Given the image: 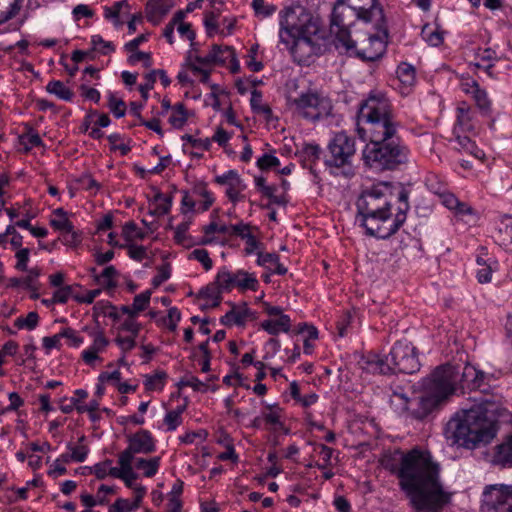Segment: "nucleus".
Segmentation results:
<instances>
[{
	"instance_id": "4",
	"label": "nucleus",
	"mask_w": 512,
	"mask_h": 512,
	"mask_svg": "<svg viewBox=\"0 0 512 512\" xmlns=\"http://www.w3.org/2000/svg\"><path fill=\"white\" fill-rule=\"evenodd\" d=\"M410 192L400 183L380 182L362 191L356 206L366 234L388 239L407 219Z\"/></svg>"
},
{
	"instance_id": "32",
	"label": "nucleus",
	"mask_w": 512,
	"mask_h": 512,
	"mask_svg": "<svg viewBox=\"0 0 512 512\" xmlns=\"http://www.w3.org/2000/svg\"><path fill=\"white\" fill-rule=\"evenodd\" d=\"M211 50L215 65H224L228 60L234 59L235 51L229 46L215 44Z\"/></svg>"
},
{
	"instance_id": "29",
	"label": "nucleus",
	"mask_w": 512,
	"mask_h": 512,
	"mask_svg": "<svg viewBox=\"0 0 512 512\" xmlns=\"http://www.w3.org/2000/svg\"><path fill=\"white\" fill-rule=\"evenodd\" d=\"M134 460L136 468L144 471V476L150 478L156 475L160 465V457L150 459L134 458Z\"/></svg>"
},
{
	"instance_id": "34",
	"label": "nucleus",
	"mask_w": 512,
	"mask_h": 512,
	"mask_svg": "<svg viewBox=\"0 0 512 512\" xmlns=\"http://www.w3.org/2000/svg\"><path fill=\"white\" fill-rule=\"evenodd\" d=\"M167 374L165 371H157L153 375H147L144 381L146 390L155 391L162 390L165 385Z\"/></svg>"
},
{
	"instance_id": "7",
	"label": "nucleus",
	"mask_w": 512,
	"mask_h": 512,
	"mask_svg": "<svg viewBox=\"0 0 512 512\" xmlns=\"http://www.w3.org/2000/svg\"><path fill=\"white\" fill-rule=\"evenodd\" d=\"M360 20L357 14L344 0H337L334 4L330 32L334 35V45L339 51H349L353 48L350 36V27Z\"/></svg>"
},
{
	"instance_id": "43",
	"label": "nucleus",
	"mask_w": 512,
	"mask_h": 512,
	"mask_svg": "<svg viewBox=\"0 0 512 512\" xmlns=\"http://www.w3.org/2000/svg\"><path fill=\"white\" fill-rule=\"evenodd\" d=\"M422 37L431 46L437 47L443 42V35L437 29H432L428 25L422 29Z\"/></svg>"
},
{
	"instance_id": "37",
	"label": "nucleus",
	"mask_w": 512,
	"mask_h": 512,
	"mask_svg": "<svg viewBox=\"0 0 512 512\" xmlns=\"http://www.w3.org/2000/svg\"><path fill=\"white\" fill-rule=\"evenodd\" d=\"M397 77L405 86L413 85L415 81V69L407 63H401L397 70Z\"/></svg>"
},
{
	"instance_id": "61",
	"label": "nucleus",
	"mask_w": 512,
	"mask_h": 512,
	"mask_svg": "<svg viewBox=\"0 0 512 512\" xmlns=\"http://www.w3.org/2000/svg\"><path fill=\"white\" fill-rule=\"evenodd\" d=\"M15 257L17 259L15 268L19 271H27V263L30 257V250L22 248L16 251Z\"/></svg>"
},
{
	"instance_id": "1",
	"label": "nucleus",
	"mask_w": 512,
	"mask_h": 512,
	"mask_svg": "<svg viewBox=\"0 0 512 512\" xmlns=\"http://www.w3.org/2000/svg\"><path fill=\"white\" fill-rule=\"evenodd\" d=\"M454 377L458 391L478 390L483 396L468 410H462L446 425V437L452 444L466 449H475L490 443L499 429V419L507 415L503 405V396L490 392L493 373L478 370L473 365L454 366Z\"/></svg>"
},
{
	"instance_id": "31",
	"label": "nucleus",
	"mask_w": 512,
	"mask_h": 512,
	"mask_svg": "<svg viewBox=\"0 0 512 512\" xmlns=\"http://www.w3.org/2000/svg\"><path fill=\"white\" fill-rule=\"evenodd\" d=\"M188 119L187 111L183 103H177L172 107V113L168 119L169 123L177 129L184 126Z\"/></svg>"
},
{
	"instance_id": "42",
	"label": "nucleus",
	"mask_w": 512,
	"mask_h": 512,
	"mask_svg": "<svg viewBox=\"0 0 512 512\" xmlns=\"http://www.w3.org/2000/svg\"><path fill=\"white\" fill-rule=\"evenodd\" d=\"M122 235L126 241H132L134 239L142 240L145 237V233L141 231L133 221H129L123 226Z\"/></svg>"
},
{
	"instance_id": "44",
	"label": "nucleus",
	"mask_w": 512,
	"mask_h": 512,
	"mask_svg": "<svg viewBox=\"0 0 512 512\" xmlns=\"http://www.w3.org/2000/svg\"><path fill=\"white\" fill-rule=\"evenodd\" d=\"M183 411L184 407H178L176 410L169 411L166 414L164 423L167 425L169 431L175 430L182 423L181 414Z\"/></svg>"
},
{
	"instance_id": "47",
	"label": "nucleus",
	"mask_w": 512,
	"mask_h": 512,
	"mask_svg": "<svg viewBox=\"0 0 512 512\" xmlns=\"http://www.w3.org/2000/svg\"><path fill=\"white\" fill-rule=\"evenodd\" d=\"M117 274V270L114 266H108L102 271L100 275L96 276V279L106 287L114 288L117 285L114 281V278L117 276Z\"/></svg>"
},
{
	"instance_id": "48",
	"label": "nucleus",
	"mask_w": 512,
	"mask_h": 512,
	"mask_svg": "<svg viewBox=\"0 0 512 512\" xmlns=\"http://www.w3.org/2000/svg\"><path fill=\"white\" fill-rule=\"evenodd\" d=\"M189 259L199 261L206 271H209L213 266V261L210 258L209 253L206 249L193 250L189 255Z\"/></svg>"
},
{
	"instance_id": "16",
	"label": "nucleus",
	"mask_w": 512,
	"mask_h": 512,
	"mask_svg": "<svg viewBox=\"0 0 512 512\" xmlns=\"http://www.w3.org/2000/svg\"><path fill=\"white\" fill-rule=\"evenodd\" d=\"M215 182L227 186L226 195L234 205L238 201L244 200L245 196L242 194V191L246 189V185L237 171L229 170L223 175L216 176Z\"/></svg>"
},
{
	"instance_id": "53",
	"label": "nucleus",
	"mask_w": 512,
	"mask_h": 512,
	"mask_svg": "<svg viewBox=\"0 0 512 512\" xmlns=\"http://www.w3.org/2000/svg\"><path fill=\"white\" fill-rule=\"evenodd\" d=\"M171 276V266L169 263H164L157 268V274L152 280L154 287L160 286L162 283L167 281Z\"/></svg>"
},
{
	"instance_id": "51",
	"label": "nucleus",
	"mask_w": 512,
	"mask_h": 512,
	"mask_svg": "<svg viewBox=\"0 0 512 512\" xmlns=\"http://www.w3.org/2000/svg\"><path fill=\"white\" fill-rule=\"evenodd\" d=\"M278 188L275 185H269L263 192H261L265 197H267L271 203L285 206L287 204V199L284 194L277 195Z\"/></svg>"
},
{
	"instance_id": "62",
	"label": "nucleus",
	"mask_w": 512,
	"mask_h": 512,
	"mask_svg": "<svg viewBox=\"0 0 512 512\" xmlns=\"http://www.w3.org/2000/svg\"><path fill=\"white\" fill-rule=\"evenodd\" d=\"M280 165V160L271 154H264L257 160V166L261 170L277 167Z\"/></svg>"
},
{
	"instance_id": "21",
	"label": "nucleus",
	"mask_w": 512,
	"mask_h": 512,
	"mask_svg": "<svg viewBox=\"0 0 512 512\" xmlns=\"http://www.w3.org/2000/svg\"><path fill=\"white\" fill-rule=\"evenodd\" d=\"M195 62L196 63L189 64L190 70L195 76L199 77V80L202 83L207 84L210 79V70L206 67L209 65H215L212 50L204 57L196 56Z\"/></svg>"
},
{
	"instance_id": "35",
	"label": "nucleus",
	"mask_w": 512,
	"mask_h": 512,
	"mask_svg": "<svg viewBox=\"0 0 512 512\" xmlns=\"http://www.w3.org/2000/svg\"><path fill=\"white\" fill-rule=\"evenodd\" d=\"M268 412H263L262 416L266 424L273 426L274 428H282L283 423L281 422L282 409L278 405H267Z\"/></svg>"
},
{
	"instance_id": "28",
	"label": "nucleus",
	"mask_w": 512,
	"mask_h": 512,
	"mask_svg": "<svg viewBox=\"0 0 512 512\" xmlns=\"http://www.w3.org/2000/svg\"><path fill=\"white\" fill-rule=\"evenodd\" d=\"M20 0H0V23L13 18L20 10Z\"/></svg>"
},
{
	"instance_id": "11",
	"label": "nucleus",
	"mask_w": 512,
	"mask_h": 512,
	"mask_svg": "<svg viewBox=\"0 0 512 512\" xmlns=\"http://www.w3.org/2000/svg\"><path fill=\"white\" fill-rule=\"evenodd\" d=\"M481 512H512V485L486 486L482 494Z\"/></svg>"
},
{
	"instance_id": "26",
	"label": "nucleus",
	"mask_w": 512,
	"mask_h": 512,
	"mask_svg": "<svg viewBox=\"0 0 512 512\" xmlns=\"http://www.w3.org/2000/svg\"><path fill=\"white\" fill-rule=\"evenodd\" d=\"M46 91L64 101H71L74 96V93L60 80L50 81L46 86Z\"/></svg>"
},
{
	"instance_id": "60",
	"label": "nucleus",
	"mask_w": 512,
	"mask_h": 512,
	"mask_svg": "<svg viewBox=\"0 0 512 512\" xmlns=\"http://www.w3.org/2000/svg\"><path fill=\"white\" fill-rule=\"evenodd\" d=\"M135 338L134 336H122L121 334H118L116 338L114 339L115 343L119 346V348L122 350L123 353H126L130 350H132L135 345Z\"/></svg>"
},
{
	"instance_id": "27",
	"label": "nucleus",
	"mask_w": 512,
	"mask_h": 512,
	"mask_svg": "<svg viewBox=\"0 0 512 512\" xmlns=\"http://www.w3.org/2000/svg\"><path fill=\"white\" fill-rule=\"evenodd\" d=\"M498 240L504 247L512 245V217L504 215L498 229Z\"/></svg>"
},
{
	"instance_id": "15",
	"label": "nucleus",
	"mask_w": 512,
	"mask_h": 512,
	"mask_svg": "<svg viewBox=\"0 0 512 512\" xmlns=\"http://www.w3.org/2000/svg\"><path fill=\"white\" fill-rule=\"evenodd\" d=\"M365 23L375 22L378 30L383 28L384 14L377 0H344Z\"/></svg>"
},
{
	"instance_id": "57",
	"label": "nucleus",
	"mask_w": 512,
	"mask_h": 512,
	"mask_svg": "<svg viewBox=\"0 0 512 512\" xmlns=\"http://www.w3.org/2000/svg\"><path fill=\"white\" fill-rule=\"evenodd\" d=\"M180 319V311L176 307H172L168 310L167 317L163 318V324L166 325L170 331H175Z\"/></svg>"
},
{
	"instance_id": "20",
	"label": "nucleus",
	"mask_w": 512,
	"mask_h": 512,
	"mask_svg": "<svg viewBox=\"0 0 512 512\" xmlns=\"http://www.w3.org/2000/svg\"><path fill=\"white\" fill-rule=\"evenodd\" d=\"M322 150L318 144H304L301 149L297 151V156L301 161L303 167L309 168L313 173V167L320 160Z\"/></svg>"
},
{
	"instance_id": "25",
	"label": "nucleus",
	"mask_w": 512,
	"mask_h": 512,
	"mask_svg": "<svg viewBox=\"0 0 512 512\" xmlns=\"http://www.w3.org/2000/svg\"><path fill=\"white\" fill-rule=\"evenodd\" d=\"M55 218L50 220V225L63 233L72 232L74 226L67 217V212L63 208H57L53 211Z\"/></svg>"
},
{
	"instance_id": "30",
	"label": "nucleus",
	"mask_w": 512,
	"mask_h": 512,
	"mask_svg": "<svg viewBox=\"0 0 512 512\" xmlns=\"http://www.w3.org/2000/svg\"><path fill=\"white\" fill-rule=\"evenodd\" d=\"M250 104L253 112L261 114L266 120L272 116V110L268 105L262 104V93L256 89L251 92Z\"/></svg>"
},
{
	"instance_id": "50",
	"label": "nucleus",
	"mask_w": 512,
	"mask_h": 512,
	"mask_svg": "<svg viewBox=\"0 0 512 512\" xmlns=\"http://www.w3.org/2000/svg\"><path fill=\"white\" fill-rule=\"evenodd\" d=\"M91 43L95 49L100 51L103 55L114 52L115 47L112 42L105 41L100 35H93Z\"/></svg>"
},
{
	"instance_id": "40",
	"label": "nucleus",
	"mask_w": 512,
	"mask_h": 512,
	"mask_svg": "<svg viewBox=\"0 0 512 512\" xmlns=\"http://www.w3.org/2000/svg\"><path fill=\"white\" fill-rule=\"evenodd\" d=\"M85 440V436L82 435L80 438H79V444L78 445H72L71 443H69L67 445V448L70 450L71 452V457H72V460L74 462H83L85 461L86 457H87V454H88V447L84 444H82V442Z\"/></svg>"
},
{
	"instance_id": "55",
	"label": "nucleus",
	"mask_w": 512,
	"mask_h": 512,
	"mask_svg": "<svg viewBox=\"0 0 512 512\" xmlns=\"http://www.w3.org/2000/svg\"><path fill=\"white\" fill-rule=\"evenodd\" d=\"M178 387H192L195 391L206 392L208 386L200 381L197 377L191 376L189 378H183L178 382Z\"/></svg>"
},
{
	"instance_id": "39",
	"label": "nucleus",
	"mask_w": 512,
	"mask_h": 512,
	"mask_svg": "<svg viewBox=\"0 0 512 512\" xmlns=\"http://www.w3.org/2000/svg\"><path fill=\"white\" fill-rule=\"evenodd\" d=\"M108 108L116 118H121L126 113L125 102L112 92L108 93Z\"/></svg>"
},
{
	"instance_id": "33",
	"label": "nucleus",
	"mask_w": 512,
	"mask_h": 512,
	"mask_svg": "<svg viewBox=\"0 0 512 512\" xmlns=\"http://www.w3.org/2000/svg\"><path fill=\"white\" fill-rule=\"evenodd\" d=\"M472 97L484 115H489L492 111V102L488 97L486 90L481 87L476 88V91L472 94Z\"/></svg>"
},
{
	"instance_id": "56",
	"label": "nucleus",
	"mask_w": 512,
	"mask_h": 512,
	"mask_svg": "<svg viewBox=\"0 0 512 512\" xmlns=\"http://www.w3.org/2000/svg\"><path fill=\"white\" fill-rule=\"evenodd\" d=\"M123 458H124V454L120 453L118 456V463L120 465V468L110 466L109 470H108V475H110L114 478H119V479L124 478V472L130 471V464L132 462L128 461L125 463L122 461Z\"/></svg>"
},
{
	"instance_id": "52",
	"label": "nucleus",
	"mask_w": 512,
	"mask_h": 512,
	"mask_svg": "<svg viewBox=\"0 0 512 512\" xmlns=\"http://www.w3.org/2000/svg\"><path fill=\"white\" fill-rule=\"evenodd\" d=\"M90 335L94 338L93 344L90 348L97 353L104 351L109 344V340L104 336V332L102 330H96Z\"/></svg>"
},
{
	"instance_id": "12",
	"label": "nucleus",
	"mask_w": 512,
	"mask_h": 512,
	"mask_svg": "<svg viewBox=\"0 0 512 512\" xmlns=\"http://www.w3.org/2000/svg\"><path fill=\"white\" fill-rule=\"evenodd\" d=\"M216 282L225 291H231L233 288H238L241 291H256L259 286V282L254 274L248 273L245 270H237L233 273L226 267H222L218 271Z\"/></svg>"
},
{
	"instance_id": "58",
	"label": "nucleus",
	"mask_w": 512,
	"mask_h": 512,
	"mask_svg": "<svg viewBox=\"0 0 512 512\" xmlns=\"http://www.w3.org/2000/svg\"><path fill=\"white\" fill-rule=\"evenodd\" d=\"M257 50H258V45L257 44L253 45L249 49L248 54H247L246 65L253 72H258V71L262 70V68H263L262 62L256 61Z\"/></svg>"
},
{
	"instance_id": "23",
	"label": "nucleus",
	"mask_w": 512,
	"mask_h": 512,
	"mask_svg": "<svg viewBox=\"0 0 512 512\" xmlns=\"http://www.w3.org/2000/svg\"><path fill=\"white\" fill-rule=\"evenodd\" d=\"M260 326L270 335H277L280 331L288 332L290 330L291 319L288 315H281L278 319L263 321Z\"/></svg>"
},
{
	"instance_id": "8",
	"label": "nucleus",
	"mask_w": 512,
	"mask_h": 512,
	"mask_svg": "<svg viewBox=\"0 0 512 512\" xmlns=\"http://www.w3.org/2000/svg\"><path fill=\"white\" fill-rule=\"evenodd\" d=\"M295 112L301 117L316 122L331 115L333 105L328 97L308 91L290 99Z\"/></svg>"
},
{
	"instance_id": "14",
	"label": "nucleus",
	"mask_w": 512,
	"mask_h": 512,
	"mask_svg": "<svg viewBox=\"0 0 512 512\" xmlns=\"http://www.w3.org/2000/svg\"><path fill=\"white\" fill-rule=\"evenodd\" d=\"M128 447L122 451L123 462L133 461L138 453L149 454L155 451L156 445L152 434L148 430H140L127 437Z\"/></svg>"
},
{
	"instance_id": "41",
	"label": "nucleus",
	"mask_w": 512,
	"mask_h": 512,
	"mask_svg": "<svg viewBox=\"0 0 512 512\" xmlns=\"http://www.w3.org/2000/svg\"><path fill=\"white\" fill-rule=\"evenodd\" d=\"M220 15L219 10H212L205 12L204 15V26L206 29V33L209 37L214 36L218 32V23L217 19Z\"/></svg>"
},
{
	"instance_id": "38",
	"label": "nucleus",
	"mask_w": 512,
	"mask_h": 512,
	"mask_svg": "<svg viewBox=\"0 0 512 512\" xmlns=\"http://www.w3.org/2000/svg\"><path fill=\"white\" fill-rule=\"evenodd\" d=\"M154 200L156 202V208L154 210L155 215L162 216L170 211L172 206L171 196L158 192L155 195Z\"/></svg>"
},
{
	"instance_id": "36",
	"label": "nucleus",
	"mask_w": 512,
	"mask_h": 512,
	"mask_svg": "<svg viewBox=\"0 0 512 512\" xmlns=\"http://www.w3.org/2000/svg\"><path fill=\"white\" fill-rule=\"evenodd\" d=\"M39 323V315L36 311H31L26 317L20 316L14 321V326L18 329L34 330Z\"/></svg>"
},
{
	"instance_id": "54",
	"label": "nucleus",
	"mask_w": 512,
	"mask_h": 512,
	"mask_svg": "<svg viewBox=\"0 0 512 512\" xmlns=\"http://www.w3.org/2000/svg\"><path fill=\"white\" fill-rule=\"evenodd\" d=\"M26 272L28 274L25 278H23V287L27 290H38L36 280L41 273L40 269L38 267H34L31 269L27 268Z\"/></svg>"
},
{
	"instance_id": "10",
	"label": "nucleus",
	"mask_w": 512,
	"mask_h": 512,
	"mask_svg": "<svg viewBox=\"0 0 512 512\" xmlns=\"http://www.w3.org/2000/svg\"><path fill=\"white\" fill-rule=\"evenodd\" d=\"M386 357L391 373L412 374L420 368L416 349L407 341H397Z\"/></svg>"
},
{
	"instance_id": "19",
	"label": "nucleus",
	"mask_w": 512,
	"mask_h": 512,
	"mask_svg": "<svg viewBox=\"0 0 512 512\" xmlns=\"http://www.w3.org/2000/svg\"><path fill=\"white\" fill-rule=\"evenodd\" d=\"M173 6V0H149L146 5L148 21L153 25H158Z\"/></svg>"
},
{
	"instance_id": "6",
	"label": "nucleus",
	"mask_w": 512,
	"mask_h": 512,
	"mask_svg": "<svg viewBox=\"0 0 512 512\" xmlns=\"http://www.w3.org/2000/svg\"><path fill=\"white\" fill-rule=\"evenodd\" d=\"M280 39L283 43L309 40L318 31L317 19L302 5H293L280 12Z\"/></svg>"
},
{
	"instance_id": "22",
	"label": "nucleus",
	"mask_w": 512,
	"mask_h": 512,
	"mask_svg": "<svg viewBox=\"0 0 512 512\" xmlns=\"http://www.w3.org/2000/svg\"><path fill=\"white\" fill-rule=\"evenodd\" d=\"M254 313L247 307L246 303L242 307L235 308L228 311L221 317L220 322L222 325L231 326L233 324L243 326L247 318L252 317Z\"/></svg>"
},
{
	"instance_id": "63",
	"label": "nucleus",
	"mask_w": 512,
	"mask_h": 512,
	"mask_svg": "<svg viewBox=\"0 0 512 512\" xmlns=\"http://www.w3.org/2000/svg\"><path fill=\"white\" fill-rule=\"evenodd\" d=\"M182 139L190 143L194 148H199L202 150H209L211 147V140L209 138L205 139H196L194 136L185 134Z\"/></svg>"
},
{
	"instance_id": "18",
	"label": "nucleus",
	"mask_w": 512,
	"mask_h": 512,
	"mask_svg": "<svg viewBox=\"0 0 512 512\" xmlns=\"http://www.w3.org/2000/svg\"><path fill=\"white\" fill-rule=\"evenodd\" d=\"M362 370L372 374H391V368L388 365L387 357H380L377 354L369 353L363 356L358 362Z\"/></svg>"
},
{
	"instance_id": "2",
	"label": "nucleus",
	"mask_w": 512,
	"mask_h": 512,
	"mask_svg": "<svg viewBox=\"0 0 512 512\" xmlns=\"http://www.w3.org/2000/svg\"><path fill=\"white\" fill-rule=\"evenodd\" d=\"M380 463L398 479V485L416 512H441L450 502L440 479V465L429 451L413 448L385 453Z\"/></svg>"
},
{
	"instance_id": "13",
	"label": "nucleus",
	"mask_w": 512,
	"mask_h": 512,
	"mask_svg": "<svg viewBox=\"0 0 512 512\" xmlns=\"http://www.w3.org/2000/svg\"><path fill=\"white\" fill-rule=\"evenodd\" d=\"M353 46L349 51H340L350 56H356L363 61H375L381 58L386 50V42L378 35L371 34L360 43L352 40Z\"/></svg>"
},
{
	"instance_id": "59",
	"label": "nucleus",
	"mask_w": 512,
	"mask_h": 512,
	"mask_svg": "<svg viewBox=\"0 0 512 512\" xmlns=\"http://www.w3.org/2000/svg\"><path fill=\"white\" fill-rule=\"evenodd\" d=\"M128 7V3L126 0L118 1L113 4L112 7H106L104 16L107 19H116V25L119 24L118 17L121 12L122 7Z\"/></svg>"
},
{
	"instance_id": "46",
	"label": "nucleus",
	"mask_w": 512,
	"mask_h": 512,
	"mask_svg": "<svg viewBox=\"0 0 512 512\" xmlns=\"http://www.w3.org/2000/svg\"><path fill=\"white\" fill-rule=\"evenodd\" d=\"M222 291H225V290L222 287H220V285L215 280L213 283L202 288L199 291L198 297L203 298V299L214 300V299H218L219 297H221Z\"/></svg>"
},
{
	"instance_id": "45",
	"label": "nucleus",
	"mask_w": 512,
	"mask_h": 512,
	"mask_svg": "<svg viewBox=\"0 0 512 512\" xmlns=\"http://www.w3.org/2000/svg\"><path fill=\"white\" fill-rule=\"evenodd\" d=\"M150 297H151V291H149V290H146V291L136 295L133 299L132 313L138 315L140 312L144 311L149 305Z\"/></svg>"
},
{
	"instance_id": "64",
	"label": "nucleus",
	"mask_w": 512,
	"mask_h": 512,
	"mask_svg": "<svg viewBox=\"0 0 512 512\" xmlns=\"http://www.w3.org/2000/svg\"><path fill=\"white\" fill-rule=\"evenodd\" d=\"M133 511V506L127 499L119 498L117 499L110 507L109 512H131Z\"/></svg>"
},
{
	"instance_id": "3",
	"label": "nucleus",
	"mask_w": 512,
	"mask_h": 512,
	"mask_svg": "<svg viewBox=\"0 0 512 512\" xmlns=\"http://www.w3.org/2000/svg\"><path fill=\"white\" fill-rule=\"evenodd\" d=\"M358 120L368 128L358 126L361 139L369 134L370 142L363 150L367 166L377 170H395L408 162L409 149L398 135L399 123L395 120L390 101L382 94H371L358 111Z\"/></svg>"
},
{
	"instance_id": "9",
	"label": "nucleus",
	"mask_w": 512,
	"mask_h": 512,
	"mask_svg": "<svg viewBox=\"0 0 512 512\" xmlns=\"http://www.w3.org/2000/svg\"><path fill=\"white\" fill-rule=\"evenodd\" d=\"M328 153L324 163L329 167L343 168L350 166L355 155V140L345 132H339L329 141Z\"/></svg>"
},
{
	"instance_id": "5",
	"label": "nucleus",
	"mask_w": 512,
	"mask_h": 512,
	"mask_svg": "<svg viewBox=\"0 0 512 512\" xmlns=\"http://www.w3.org/2000/svg\"><path fill=\"white\" fill-rule=\"evenodd\" d=\"M424 394L416 399L414 403L402 396L407 406L415 404L417 407L411 409V415L415 419L422 420L446 403L448 399L458 392V386L454 377V366L450 364L440 365L435 368L431 374L422 381Z\"/></svg>"
},
{
	"instance_id": "17",
	"label": "nucleus",
	"mask_w": 512,
	"mask_h": 512,
	"mask_svg": "<svg viewBox=\"0 0 512 512\" xmlns=\"http://www.w3.org/2000/svg\"><path fill=\"white\" fill-rule=\"evenodd\" d=\"M491 462L500 468H512V431L493 448Z\"/></svg>"
},
{
	"instance_id": "24",
	"label": "nucleus",
	"mask_w": 512,
	"mask_h": 512,
	"mask_svg": "<svg viewBox=\"0 0 512 512\" xmlns=\"http://www.w3.org/2000/svg\"><path fill=\"white\" fill-rule=\"evenodd\" d=\"M473 129L471 109L463 104L457 108V122L454 131L470 132Z\"/></svg>"
},
{
	"instance_id": "49",
	"label": "nucleus",
	"mask_w": 512,
	"mask_h": 512,
	"mask_svg": "<svg viewBox=\"0 0 512 512\" xmlns=\"http://www.w3.org/2000/svg\"><path fill=\"white\" fill-rule=\"evenodd\" d=\"M73 291L74 288L71 285L60 287L57 291L54 292L52 299H50V302L64 304L68 301L70 297L74 298L76 294H74Z\"/></svg>"
}]
</instances>
